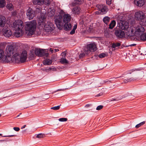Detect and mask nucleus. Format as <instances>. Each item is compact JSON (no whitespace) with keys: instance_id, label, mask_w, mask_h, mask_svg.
<instances>
[{"instance_id":"26","label":"nucleus","mask_w":146,"mask_h":146,"mask_svg":"<svg viewBox=\"0 0 146 146\" xmlns=\"http://www.w3.org/2000/svg\"><path fill=\"white\" fill-rule=\"evenodd\" d=\"M52 63V61L51 60L49 59H46L43 62V64L44 65H49Z\"/></svg>"},{"instance_id":"34","label":"nucleus","mask_w":146,"mask_h":146,"mask_svg":"<svg viewBox=\"0 0 146 146\" xmlns=\"http://www.w3.org/2000/svg\"><path fill=\"white\" fill-rule=\"evenodd\" d=\"M125 33L124 32L121 30L119 34L118 37L119 38H122L125 36Z\"/></svg>"},{"instance_id":"33","label":"nucleus","mask_w":146,"mask_h":146,"mask_svg":"<svg viewBox=\"0 0 146 146\" xmlns=\"http://www.w3.org/2000/svg\"><path fill=\"white\" fill-rule=\"evenodd\" d=\"M126 16H128V17H125V19L127 20H129V19H131L132 18H133V15L131 14V13L129 12L127 15H126Z\"/></svg>"},{"instance_id":"41","label":"nucleus","mask_w":146,"mask_h":146,"mask_svg":"<svg viewBox=\"0 0 146 146\" xmlns=\"http://www.w3.org/2000/svg\"><path fill=\"white\" fill-rule=\"evenodd\" d=\"M50 3V2L49 0H44V4L43 5L44 7V5H48Z\"/></svg>"},{"instance_id":"5","label":"nucleus","mask_w":146,"mask_h":146,"mask_svg":"<svg viewBox=\"0 0 146 146\" xmlns=\"http://www.w3.org/2000/svg\"><path fill=\"white\" fill-rule=\"evenodd\" d=\"M58 12L59 14H56L54 17V21L59 29H61L63 28L64 25L62 15L64 14V12L62 10H60Z\"/></svg>"},{"instance_id":"9","label":"nucleus","mask_w":146,"mask_h":146,"mask_svg":"<svg viewBox=\"0 0 146 146\" xmlns=\"http://www.w3.org/2000/svg\"><path fill=\"white\" fill-rule=\"evenodd\" d=\"M119 28L122 30L126 31V33L129 36V31L130 27H129V25L128 23L125 21H121L118 23Z\"/></svg>"},{"instance_id":"49","label":"nucleus","mask_w":146,"mask_h":146,"mask_svg":"<svg viewBox=\"0 0 146 146\" xmlns=\"http://www.w3.org/2000/svg\"><path fill=\"white\" fill-rule=\"evenodd\" d=\"M13 129L16 131H18L20 130V128L18 127H14Z\"/></svg>"},{"instance_id":"42","label":"nucleus","mask_w":146,"mask_h":146,"mask_svg":"<svg viewBox=\"0 0 146 146\" xmlns=\"http://www.w3.org/2000/svg\"><path fill=\"white\" fill-rule=\"evenodd\" d=\"M145 123V121H143L138 124H137V125L135 127L137 128H138L139 127H140L141 126L144 125Z\"/></svg>"},{"instance_id":"64","label":"nucleus","mask_w":146,"mask_h":146,"mask_svg":"<svg viewBox=\"0 0 146 146\" xmlns=\"http://www.w3.org/2000/svg\"><path fill=\"white\" fill-rule=\"evenodd\" d=\"M26 131V130H24L23 131H23Z\"/></svg>"},{"instance_id":"46","label":"nucleus","mask_w":146,"mask_h":146,"mask_svg":"<svg viewBox=\"0 0 146 146\" xmlns=\"http://www.w3.org/2000/svg\"><path fill=\"white\" fill-rule=\"evenodd\" d=\"M120 30H117L116 31L115 33V35L118 37V36L120 31Z\"/></svg>"},{"instance_id":"55","label":"nucleus","mask_w":146,"mask_h":146,"mask_svg":"<svg viewBox=\"0 0 146 146\" xmlns=\"http://www.w3.org/2000/svg\"><path fill=\"white\" fill-rule=\"evenodd\" d=\"M54 50L55 52H56L58 51L59 50L58 49L55 48L54 49Z\"/></svg>"},{"instance_id":"44","label":"nucleus","mask_w":146,"mask_h":146,"mask_svg":"<svg viewBox=\"0 0 146 146\" xmlns=\"http://www.w3.org/2000/svg\"><path fill=\"white\" fill-rule=\"evenodd\" d=\"M58 120L61 122L66 121L67 120V119L66 118H60L58 119Z\"/></svg>"},{"instance_id":"45","label":"nucleus","mask_w":146,"mask_h":146,"mask_svg":"<svg viewBox=\"0 0 146 146\" xmlns=\"http://www.w3.org/2000/svg\"><path fill=\"white\" fill-rule=\"evenodd\" d=\"M103 107V105H100L98 106L96 108V110H99L102 109Z\"/></svg>"},{"instance_id":"3","label":"nucleus","mask_w":146,"mask_h":146,"mask_svg":"<svg viewBox=\"0 0 146 146\" xmlns=\"http://www.w3.org/2000/svg\"><path fill=\"white\" fill-rule=\"evenodd\" d=\"M13 27L15 31V36L17 37L22 36L23 33L22 30L24 27L23 21L20 20L15 21L13 23Z\"/></svg>"},{"instance_id":"2","label":"nucleus","mask_w":146,"mask_h":146,"mask_svg":"<svg viewBox=\"0 0 146 146\" xmlns=\"http://www.w3.org/2000/svg\"><path fill=\"white\" fill-rule=\"evenodd\" d=\"M145 31L144 27L141 25H138L137 26L130 27L129 31V36H135L137 38L140 36Z\"/></svg>"},{"instance_id":"30","label":"nucleus","mask_w":146,"mask_h":146,"mask_svg":"<svg viewBox=\"0 0 146 146\" xmlns=\"http://www.w3.org/2000/svg\"><path fill=\"white\" fill-rule=\"evenodd\" d=\"M6 5L5 0H0V8L4 7Z\"/></svg>"},{"instance_id":"6","label":"nucleus","mask_w":146,"mask_h":146,"mask_svg":"<svg viewBox=\"0 0 146 146\" xmlns=\"http://www.w3.org/2000/svg\"><path fill=\"white\" fill-rule=\"evenodd\" d=\"M145 16L144 13L140 11L136 12L135 15V19L142 22V24L143 25H146V18L145 17Z\"/></svg>"},{"instance_id":"29","label":"nucleus","mask_w":146,"mask_h":146,"mask_svg":"<svg viewBox=\"0 0 146 146\" xmlns=\"http://www.w3.org/2000/svg\"><path fill=\"white\" fill-rule=\"evenodd\" d=\"M138 79H140L141 78H131L129 79H125L124 80V81L123 82L124 83H126L128 82H131L132 81H134L135 80H137Z\"/></svg>"},{"instance_id":"63","label":"nucleus","mask_w":146,"mask_h":146,"mask_svg":"<svg viewBox=\"0 0 146 146\" xmlns=\"http://www.w3.org/2000/svg\"><path fill=\"white\" fill-rule=\"evenodd\" d=\"M111 0H110V4H111Z\"/></svg>"},{"instance_id":"40","label":"nucleus","mask_w":146,"mask_h":146,"mask_svg":"<svg viewBox=\"0 0 146 146\" xmlns=\"http://www.w3.org/2000/svg\"><path fill=\"white\" fill-rule=\"evenodd\" d=\"M89 53H86V51L84 50V48L83 50V52L82 53H81L79 56L80 58L83 57L86 54H88Z\"/></svg>"},{"instance_id":"48","label":"nucleus","mask_w":146,"mask_h":146,"mask_svg":"<svg viewBox=\"0 0 146 146\" xmlns=\"http://www.w3.org/2000/svg\"><path fill=\"white\" fill-rule=\"evenodd\" d=\"M74 1L77 2L78 4H80L83 1V0H74Z\"/></svg>"},{"instance_id":"1","label":"nucleus","mask_w":146,"mask_h":146,"mask_svg":"<svg viewBox=\"0 0 146 146\" xmlns=\"http://www.w3.org/2000/svg\"><path fill=\"white\" fill-rule=\"evenodd\" d=\"M27 52L26 50L23 51L20 55L18 53H16L11 57V56L4 55L2 58V62H9L12 61L16 62L19 60L21 62H25L27 58Z\"/></svg>"},{"instance_id":"12","label":"nucleus","mask_w":146,"mask_h":146,"mask_svg":"<svg viewBox=\"0 0 146 146\" xmlns=\"http://www.w3.org/2000/svg\"><path fill=\"white\" fill-rule=\"evenodd\" d=\"M44 25V29L45 31L47 32H51L54 29V25L51 22L47 21L44 24L42 25Z\"/></svg>"},{"instance_id":"37","label":"nucleus","mask_w":146,"mask_h":146,"mask_svg":"<svg viewBox=\"0 0 146 146\" xmlns=\"http://www.w3.org/2000/svg\"><path fill=\"white\" fill-rule=\"evenodd\" d=\"M77 25L76 24L74 25V26L72 30V31L70 32V34L71 35H72L74 34L75 32V30L77 29Z\"/></svg>"},{"instance_id":"54","label":"nucleus","mask_w":146,"mask_h":146,"mask_svg":"<svg viewBox=\"0 0 146 146\" xmlns=\"http://www.w3.org/2000/svg\"><path fill=\"white\" fill-rule=\"evenodd\" d=\"M49 51L51 52L52 53L54 52V50L52 48H50L49 49Z\"/></svg>"},{"instance_id":"19","label":"nucleus","mask_w":146,"mask_h":146,"mask_svg":"<svg viewBox=\"0 0 146 146\" xmlns=\"http://www.w3.org/2000/svg\"><path fill=\"white\" fill-rule=\"evenodd\" d=\"M55 10L53 7H50L48 9L47 15L49 17H52L55 14Z\"/></svg>"},{"instance_id":"52","label":"nucleus","mask_w":146,"mask_h":146,"mask_svg":"<svg viewBox=\"0 0 146 146\" xmlns=\"http://www.w3.org/2000/svg\"><path fill=\"white\" fill-rule=\"evenodd\" d=\"M106 3L107 4L110 5V0H106Z\"/></svg>"},{"instance_id":"56","label":"nucleus","mask_w":146,"mask_h":146,"mask_svg":"<svg viewBox=\"0 0 146 146\" xmlns=\"http://www.w3.org/2000/svg\"><path fill=\"white\" fill-rule=\"evenodd\" d=\"M64 89H60L56 91H64Z\"/></svg>"},{"instance_id":"59","label":"nucleus","mask_w":146,"mask_h":146,"mask_svg":"<svg viewBox=\"0 0 146 146\" xmlns=\"http://www.w3.org/2000/svg\"><path fill=\"white\" fill-rule=\"evenodd\" d=\"M15 135H8V137H12L15 136Z\"/></svg>"},{"instance_id":"20","label":"nucleus","mask_w":146,"mask_h":146,"mask_svg":"<svg viewBox=\"0 0 146 146\" xmlns=\"http://www.w3.org/2000/svg\"><path fill=\"white\" fill-rule=\"evenodd\" d=\"M6 24V19L5 17L0 16V26L4 27Z\"/></svg>"},{"instance_id":"17","label":"nucleus","mask_w":146,"mask_h":146,"mask_svg":"<svg viewBox=\"0 0 146 146\" xmlns=\"http://www.w3.org/2000/svg\"><path fill=\"white\" fill-rule=\"evenodd\" d=\"M5 44L4 43H0V61L2 62V58L4 56V52L3 49L5 47Z\"/></svg>"},{"instance_id":"35","label":"nucleus","mask_w":146,"mask_h":146,"mask_svg":"<svg viewBox=\"0 0 146 146\" xmlns=\"http://www.w3.org/2000/svg\"><path fill=\"white\" fill-rule=\"evenodd\" d=\"M116 25V22L115 21L113 20L110 23V29H112Z\"/></svg>"},{"instance_id":"32","label":"nucleus","mask_w":146,"mask_h":146,"mask_svg":"<svg viewBox=\"0 0 146 146\" xmlns=\"http://www.w3.org/2000/svg\"><path fill=\"white\" fill-rule=\"evenodd\" d=\"M103 21L105 24L107 25L110 21V18L108 17H105L104 18Z\"/></svg>"},{"instance_id":"58","label":"nucleus","mask_w":146,"mask_h":146,"mask_svg":"<svg viewBox=\"0 0 146 146\" xmlns=\"http://www.w3.org/2000/svg\"><path fill=\"white\" fill-rule=\"evenodd\" d=\"M135 45H136L135 44H131L130 45V46H135Z\"/></svg>"},{"instance_id":"21","label":"nucleus","mask_w":146,"mask_h":146,"mask_svg":"<svg viewBox=\"0 0 146 146\" xmlns=\"http://www.w3.org/2000/svg\"><path fill=\"white\" fill-rule=\"evenodd\" d=\"M63 27L65 30L68 31L71 29L72 26L71 24L69 22L64 23L63 25Z\"/></svg>"},{"instance_id":"28","label":"nucleus","mask_w":146,"mask_h":146,"mask_svg":"<svg viewBox=\"0 0 146 146\" xmlns=\"http://www.w3.org/2000/svg\"><path fill=\"white\" fill-rule=\"evenodd\" d=\"M60 62L63 64H66L68 63V61L64 58H62L60 60Z\"/></svg>"},{"instance_id":"10","label":"nucleus","mask_w":146,"mask_h":146,"mask_svg":"<svg viewBox=\"0 0 146 146\" xmlns=\"http://www.w3.org/2000/svg\"><path fill=\"white\" fill-rule=\"evenodd\" d=\"M97 50V47L95 43L90 44L87 45V47L84 48L86 53H89L90 52H94Z\"/></svg>"},{"instance_id":"50","label":"nucleus","mask_w":146,"mask_h":146,"mask_svg":"<svg viewBox=\"0 0 146 146\" xmlns=\"http://www.w3.org/2000/svg\"><path fill=\"white\" fill-rule=\"evenodd\" d=\"M143 69H144L143 68H139L137 69H135L134 70L139 71Z\"/></svg>"},{"instance_id":"39","label":"nucleus","mask_w":146,"mask_h":146,"mask_svg":"<svg viewBox=\"0 0 146 146\" xmlns=\"http://www.w3.org/2000/svg\"><path fill=\"white\" fill-rule=\"evenodd\" d=\"M45 135L42 133H39L37 135L36 137L38 138H41L44 136Z\"/></svg>"},{"instance_id":"25","label":"nucleus","mask_w":146,"mask_h":146,"mask_svg":"<svg viewBox=\"0 0 146 146\" xmlns=\"http://www.w3.org/2000/svg\"><path fill=\"white\" fill-rule=\"evenodd\" d=\"M121 44L119 42H114L112 44L111 48L112 50H115V49H117V48L120 46Z\"/></svg>"},{"instance_id":"13","label":"nucleus","mask_w":146,"mask_h":146,"mask_svg":"<svg viewBox=\"0 0 146 146\" xmlns=\"http://www.w3.org/2000/svg\"><path fill=\"white\" fill-rule=\"evenodd\" d=\"M27 15L29 20L31 19L35 16V12L31 8H29L27 10Z\"/></svg>"},{"instance_id":"47","label":"nucleus","mask_w":146,"mask_h":146,"mask_svg":"<svg viewBox=\"0 0 146 146\" xmlns=\"http://www.w3.org/2000/svg\"><path fill=\"white\" fill-rule=\"evenodd\" d=\"M104 32H105V35L106 37H108L109 34V31H107L106 30Z\"/></svg>"},{"instance_id":"51","label":"nucleus","mask_w":146,"mask_h":146,"mask_svg":"<svg viewBox=\"0 0 146 146\" xmlns=\"http://www.w3.org/2000/svg\"><path fill=\"white\" fill-rule=\"evenodd\" d=\"M50 70L52 71H56V68L54 67H52L50 68Z\"/></svg>"},{"instance_id":"61","label":"nucleus","mask_w":146,"mask_h":146,"mask_svg":"<svg viewBox=\"0 0 146 146\" xmlns=\"http://www.w3.org/2000/svg\"><path fill=\"white\" fill-rule=\"evenodd\" d=\"M3 137H8V135L7 136H6V135L4 136Z\"/></svg>"},{"instance_id":"14","label":"nucleus","mask_w":146,"mask_h":146,"mask_svg":"<svg viewBox=\"0 0 146 146\" xmlns=\"http://www.w3.org/2000/svg\"><path fill=\"white\" fill-rule=\"evenodd\" d=\"M63 21V24L65 23H69L71 19L70 15L68 13H66L64 12V14L62 15Z\"/></svg>"},{"instance_id":"27","label":"nucleus","mask_w":146,"mask_h":146,"mask_svg":"<svg viewBox=\"0 0 146 146\" xmlns=\"http://www.w3.org/2000/svg\"><path fill=\"white\" fill-rule=\"evenodd\" d=\"M124 15L123 14H120L117 17V22L118 23H119L120 21H124V19L125 18L123 17Z\"/></svg>"},{"instance_id":"31","label":"nucleus","mask_w":146,"mask_h":146,"mask_svg":"<svg viewBox=\"0 0 146 146\" xmlns=\"http://www.w3.org/2000/svg\"><path fill=\"white\" fill-rule=\"evenodd\" d=\"M121 98L118 99L116 98H111L110 99V104H111L112 105L116 103L117 101H118L119 100H120Z\"/></svg>"},{"instance_id":"23","label":"nucleus","mask_w":146,"mask_h":146,"mask_svg":"<svg viewBox=\"0 0 146 146\" xmlns=\"http://www.w3.org/2000/svg\"><path fill=\"white\" fill-rule=\"evenodd\" d=\"M134 3L137 6L141 7L144 5V0H134Z\"/></svg>"},{"instance_id":"62","label":"nucleus","mask_w":146,"mask_h":146,"mask_svg":"<svg viewBox=\"0 0 146 146\" xmlns=\"http://www.w3.org/2000/svg\"><path fill=\"white\" fill-rule=\"evenodd\" d=\"M100 96V94H99L97 95V96Z\"/></svg>"},{"instance_id":"4","label":"nucleus","mask_w":146,"mask_h":146,"mask_svg":"<svg viewBox=\"0 0 146 146\" xmlns=\"http://www.w3.org/2000/svg\"><path fill=\"white\" fill-rule=\"evenodd\" d=\"M36 23L35 20L27 23L25 27V32L27 35H33L35 30Z\"/></svg>"},{"instance_id":"43","label":"nucleus","mask_w":146,"mask_h":146,"mask_svg":"<svg viewBox=\"0 0 146 146\" xmlns=\"http://www.w3.org/2000/svg\"><path fill=\"white\" fill-rule=\"evenodd\" d=\"M60 108V106H56L53 107L51 108V109L54 110H57L59 109Z\"/></svg>"},{"instance_id":"24","label":"nucleus","mask_w":146,"mask_h":146,"mask_svg":"<svg viewBox=\"0 0 146 146\" xmlns=\"http://www.w3.org/2000/svg\"><path fill=\"white\" fill-rule=\"evenodd\" d=\"M137 39L139 40H141L143 41H145L146 40V33L145 32L143 33L140 36H139L137 38Z\"/></svg>"},{"instance_id":"60","label":"nucleus","mask_w":146,"mask_h":146,"mask_svg":"<svg viewBox=\"0 0 146 146\" xmlns=\"http://www.w3.org/2000/svg\"><path fill=\"white\" fill-rule=\"evenodd\" d=\"M5 140H0V142H2L3 141H4Z\"/></svg>"},{"instance_id":"38","label":"nucleus","mask_w":146,"mask_h":146,"mask_svg":"<svg viewBox=\"0 0 146 146\" xmlns=\"http://www.w3.org/2000/svg\"><path fill=\"white\" fill-rule=\"evenodd\" d=\"M107 56V55L106 54L102 53L101 54H100L99 55V57L100 58H104Z\"/></svg>"},{"instance_id":"7","label":"nucleus","mask_w":146,"mask_h":146,"mask_svg":"<svg viewBox=\"0 0 146 146\" xmlns=\"http://www.w3.org/2000/svg\"><path fill=\"white\" fill-rule=\"evenodd\" d=\"M96 7L98 10V11L96 12L97 14L103 15L106 14L108 10L107 7L104 5L98 4L96 5Z\"/></svg>"},{"instance_id":"36","label":"nucleus","mask_w":146,"mask_h":146,"mask_svg":"<svg viewBox=\"0 0 146 146\" xmlns=\"http://www.w3.org/2000/svg\"><path fill=\"white\" fill-rule=\"evenodd\" d=\"M6 7L10 11H12L13 8V5L11 3L8 4Z\"/></svg>"},{"instance_id":"16","label":"nucleus","mask_w":146,"mask_h":146,"mask_svg":"<svg viewBox=\"0 0 146 146\" xmlns=\"http://www.w3.org/2000/svg\"><path fill=\"white\" fill-rule=\"evenodd\" d=\"M35 52L36 55L40 57L42 56L45 54L44 50L38 48H35Z\"/></svg>"},{"instance_id":"22","label":"nucleus","mask_w":146,"mask_h":146,"mask_svg":"<svg viewBox=\"0 0 146 146\" xmlns=\"http://www.w3.org/2000/svg\"><path fill=\"white\" fill-rule=\"evenodd\" d=\"M72 12L73 14H78L81 12V9L79 7H75L72 9Z\"/></svg>"},{"instance_id":"18","label":"nucleus","mask_w":146,"mask_h":146,"mask_svg":"<svg viewBox=\"0 0 146 146\" xmlns=\"http://www.w3.org/2000/svg\"><path fill=\"white\" fill-rule=\"evenodd\" d=\"M46 18V16L45 13H42L41 14L40 18L39 21V23L40 25L44 24V23L47 22L45 20Z\"/></svg>"},{"instance_id":"53","label":"nucleus","mask_w":146,"mask_h":146,"mask_svg":"<svg viewBox=\"0 0 146 146\" xmlns=\"http://www.w3.org/2000/svg\"><path fill=\"white\" fill-rule=\"evenodd\" d=\"M62 56H63V55H64V56H66V52H63L62 53Z\"/></svg>"},{"instance_id":"11","label":"nucleus","mask_w":146,"mask_h":146,"mask_svg":"<svg viewBox=\"0 0 146 146\" xmlns=\"http://www.w3.org/2000/svg\"><path fill=\"white\" fill-rule=\"evenodd\" d=\"M33 3L34 5H37L36 7V12L38 13L41 11L42 8L41 6L44 4V0H33Z\"/></svg>"},{"instance_id":"15","label":"nucleus","mask_w":146,"mask_h":146,"mask_svg":"<svg viewBox=\"0 0 146 146\" xmlns=\"http://www.w3.org/2000/svg\"><path fill=\"white\" fill-rule=\"evenodd\" d=\"M2 31L4 36L7 37H9L12 35L11 31L8 28H4Z\"/></svg>"},{"instance_id":"8","label":"nucleus","mask_w":146,"mask_h":146,"mask_svg":"<svg viewBox=\"0 0 146 146\" xmlns=\"http://www.w3.org/2000/svg\"><path fill=\"white\" fill-rule=\"evenodd\" d=\"M17 52L20 55L19 52L18 51H15L13 46L12 45H10L6 47L5 53L8 56H12L14 54Z\"/></svg>"},{"instance_id":"57","label":"nucleus","mask_w":146,"mask_h":146,"mask_svg":"<svg viewBox=\"0 0 146 146\" xmlns=\"http://www.w3.org/2000/svg\"><path fill=\"white\" fill-rule=\"evenodd\" d=\"M26 126V125H24L23 126H22L21 127V129H23V128H24Z\"/></svg>"}]
</instances>
